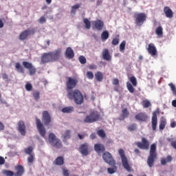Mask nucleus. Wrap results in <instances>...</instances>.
<instances>
[{
  "label": "nucleus",
  "instance_id": "nucleus-1",
  "mask_svg": "<svg viewBox=\"0 0 176 176\" xmlns=\"http://www.w3.org/2000/svg\"><path fill=\"white\" fill-rule=\"evenodd\" d=\"M77 85L78 79L72 77H66L65 90L67 92V98L74 101L78 105H81L84 101L83 95L78 89L74 90Z\"/></svg>",
  "mask_w": 176,
  "mask_h": 176
},
{
  "label": "nucleus",
  "instance_id": "nucleus-2",
  "mask_svg": "<svg viewBox=\"0 0 176 176\" xmlns=\"http://www.w3.org/2000/svg\"><path fill=\"white\" fill-rule=\"evenodd\" d=\"M63 55V50L58 48L54 51H51L43 54L41 56V64H47V63H54L58 61Z\"/></svg>",
  "mask_w": 176,
  "mask_h": 176
},
{
  "label": "nucleus",
  "instance_id": "nucleus-3",
  "mask_svg": "<svg viewBox=\"0 0 176 176\" xmlns=\"http://www.w3.org/2000/svg\"><path fill=\"white\" fill-rule=\"evenodd\" d=\"M157 157V153H156V143H153L151 145L149 155L147 158V164L150 168L153 167V164H155V160H156Z\"/></svg>",
  "mask_w": 176,
  "mask_h": 176
},
{
  "label": "nucleus",
  "instance_id": "nucleus-4",
  "mask_svg": "<svg viewBox=\"0 0 176 176\" xmlns=\"http://www.w3.org/2000/svg\"><path fill=\"white\" fill-rule=\"evenodd\" d=\"M48 141L54 148L56 149H61L63 148V143L61 140L56 136V135L53 133H50L48 135Z\"/></svg>",
  "mask_w": 176,
  "mask_h": 176
},
{
  "label": "nucleus",
  "instance_id": "nucleus-5",
  "mask_svg": "<svg viewBox=\"0 0 176 176\" xmlns=\"http://www.w3.org/2000/svg\"><path fill=\"white\" fill-rule=\"evenodd\" d=\"M100 113L97 111H92L84 118V123H96L100 120Z\"/></svg>",
  "mask_w": 176,
  "mask_h": 176
},
{
  "label": "nucleus",
  "instance_id": "nucleus-6",
  "mask_svg": "<svg viewBox=\"0 0 176 176\" xmlns=\"http://www.w3.org/2000/svg\"><path fill=\"white\" fill-rule=\"evenodd\" d=\"M118 153L121 157L122 164L124 168H125L128 173H131V166H130V164H129V160L124 154V150H123V148H120L118 150Z\"/></svg>",
  "mask_w": 176,
  "mask_h": 176
},
{
  "label": "nucleus",
  "instance_id": "nucleus-7",
  "mask_svg": "<svg viewBox=\"0 0 176 176\" xmlns=\"http://www.w3.org/2000/svg\"><path fill=\"white\" fill-rule=\"evenodd\" d=\"M135 23L138 27H141L146 21V14L138 12L134 14Z\"/></svg>",
  "mask_w": 176,
  "mask_h": 176
},
{
  "label": "nucleus",
  "instance_id": "nucleus-8",
  "mask_svg": "<svg viewBox=\"0 0 176 176\" xmlns=\"http://www.w3.org/2000/svg\"><path fill=\"white\" fill-rule=\"evenodd\" d=\"M36 30L34 28H30L22 32H21L19 39L20 41H25L29 35H35Z\"/></svg>",
  "mask_w": 176,
  "mask_h": 176
},
{
  "label": "nucleus",
  "instance_id": "nucleus-9",
  "mask_svg": "<svg viewBox=\"0 0 176 176\" xmlns=\"http://www.w3.org/2000/svg\"><path fill=\"white\" fill-rule=\"evenodd\" d=\"M36 119V126L37 127V130L40 134L43 137V138H46V129L41 121V119L38 118L37 117L35 118Z\"/></svg>",
  "mask_w": 176,
  "mask_h": 176
},
{
  "label": "nucleus",
  "instance_id": "nucleus-10",
  "mask_svg": "<svg viewBox=\"0 0 176 176\" xmlns=\"http://www.w3.org/2000/svg\"><path fill=\"white\" fill-rule=\"evenodd\" d=\"M102 159L109 166H116V162L113 160L111 153L106 151L102 154Z\"/></svg>",
  "mask_w": 176,
  "mask_h": 176
},
{
  "label": "nucleus",
  "instance_id": "nucleus-11",
  "mask_svg": "<svg viewBox=\"0 0 176 176\" xmlns=\"http://www.w3.org/2000/svg\"><path fill=\"white\" fill-rule=\"evenodd\" d=\"M136 146L140 149H144L146 151H148V149H149V141L145 138H142V142H137Z\"/></svg>",
  "mask_w": 176,
  "mask_h": 176
},
{
  "label": "nucleus",
  "instance_id": "nucleus-12",
  "mask_svg": "<svg viewBox=\"0 0 176 176\" xmlns=\"http://www.w3.org/2000/svg\"><path fill=\"white\" fill-rule=\"evenodd\" d=\"M42 121L43 122L45 126H49L52 123V116L49 113V111H44L42 114Z\"/></svg>",
  "mask_w": 176,
  "mask_h": 176
},
{
  "label": "nucleus",
  "instance_id": "nucleus-13",
  "mask_svg": "<svg viewBox=\"0 0 176 176\" xmlns=\"http://www.w3.org/2000/svg\"><path fill=\"white\" fill-rule=\"evenodd\" d=\"M22 64L25 68L29 69L30 75L32 76L36 74V69L35 68V67H34V65H32V63L27 61H23Z\"/></svg>",
  "mask_w": 176,
  "mask_h": 176
},
{
  "label": "nucleus",
  "instance_id": "nucleus-14",
  "mask_svg": "<svg viewBox=\"0 0 176 176\" xmlns=\"http://www.w3.org/2000/svg\"><path fill=\"white\" fill-rule=\"evenodd\" d=\"M92 25H93L94 30L101 31L104 28V21L100 19H97L92 22Z\"/></svg>",
  "mask_w": 176,
  "mask_h": 176
},
{
  "label": "nucleus",
  "instance_id": "nucleus-15",
  "mask_svg": "<svg viewBox=\"0 0 176 176\" xmlns=\"http://www.w3.org/2000/svg\"><path fill=\"white\" fill-rule=\"evenodd\" d=\"M147 52L153 57H155V56H157V50L156 49V47L155 46V44H153V43L148 44V48H147Z\"/></svg>",
  "mask_w": 176,
  "mask_h": 176
},
{
  "label": "nucleus",
  "instance_id": "nucleus-16",
  "mask_svg": "<svg viewBox=\"0 0 176 176\" xmlns=\"http://www.w3.org/2000/svg\"><path fill=\"white\" fill-rule=\"evenodd\" d=\"M79 151L82 156H87L89 155V144L87 143L81 144Z\"/></svg>",
  "mask_w": 176,
  "mask_h": 176
},
{
  "label": "nucleus",
  "instance_id": "nucleus-17",
  "mask_svg": "<svg viewBox=\"0 0 176 176\" xmlns=\"http://www.w3.org/2000/svg\"><path fill=\"white\" fill-rule=\"evenodd\" d=\"M18 131L21 133V135H25L27 131H25V123L24 121L19 120L18 122Z\"/></svg>",
  "mask_w": 176,
  "mask_h": 176
},
{
  "label": "nucleus",
  "instance_id": "nucleus-18",
  "mask_svg": "<svg viewBox=\"0 0 176 176\" xmlns=\"http://www.w3.org/2000/svg\"><path fill=\"white\" fill-rule=\"evenodd\" d=\"M157 113H159L157 111L153 112L151 124H152V129L153 131L156 130V127L157 126Z\"/></svg>",
  "mask_w": 176,
  "mask_h": 176
},
{
  "label": "nucleus",
  "instance_id": "nucleus-19",
  "mask_svg": "<svg viewBox=\"0 0 176 176\" xmlns=\"http://www.w3.org/2000/svg\"><path fill=\"white\" fill-rule=\"evenodd\" d=\"M135 119L139 120L140 122H146L148 119V116L145 113H138L135 116Z\"/></svg>",
  "mask_w": 176,
  "mask_h": 176
},
{
  "label": "nucleus",
  "instance_id": "nucleus-20",
  "mask_svg": "<svg viewBox=\"0 0 176 176\" xmlns=\"http://www.w3.org/2000/svg\"><path fill=\"white\" fill-rule=\"evenodd\" d=\"M65 57L69 60L74 58L75 57V54L74 53V50L72 47H68L65 51Z\"/></svg>",
  "mask_w": 176,
  "mask_h": 176
},
{
  "label": "nucleus",
  "instance_id": "nucleus-21",
  "mask_svg": "<svg viewBox=\"0 0 176 176\" xmlns=\"http://www.w3.org/2000/svg\"><path fill=\"white\" fill-rule=\"evenodd\" d=\"M164 13L165 14L166 17L168 19H173V16H174V13L173 10L170 9V7L165 6L164 8Z\"/></svg>",
  "mask_w": 176,
  "mask_h": 176
},
{
  "label": "nucleus",
  "instance_id": "nucleus-22",
  "mask_svg": "<svg viewBox=\"0 0 176 176\" xmlns=\"http://www.w3.org/2000/svg\"><path fill=\"white\" fill-rule=\"evenodd\" d=\"M102 54L103 59H104L106 61H111L112 60V56H111V54H109L108 49H104Z\"/></svg>",
  "mask_w": 176,
  "mask_h": 176
},
{
  "label": "nucleus",
  "instance_id": "nucleus-23",
  "mask_svg": "<svg viewBox=\"0 0 176 176\" xmlns=\"http://www.w3.org/2000/svg\"><path fill=\"white\" fill-rule=\"evenodd\" d=\"M94 149L97 153H102V152H105V146L102 144H96Z\"/></svg>",
  "mask_w": 176,
  "mask_h": 176
},
{
  "label": "nucleus",
  "instance_id": "nucleus-24",
  "mask_svg": "<svg viewBox=\"0 0 176 176\" xmlns=\"http://www.w3.org/2000/svg\"><path fill=\"white\" fill-rule=\"evenodd\" d=\"M15 170L16 173L14 174V176H22L24 174V167L22 165L15 166Z\"/></svg>",
  "mask_w": 176,
  "mask_h": 176
},
{
  "label": "nucleus",
  "instance_id": "nucleus-25",
  "mask_svg": "<svg viewBox=\"0 0 176 176\" xmlns=\"http://www.w3.org/2000/svg\"><path fill=\"white\" fill-rule=\"evenodd\" d=\"M130 115V113L129 112V110L127 108H124L122 110L121 116L120 120H124L125 119H127Z\"/></svg>",
  "mask_w": 176,
  "mask_h": 176
},
{
  "label": "nucleus",
  "instance_id": "nucleus-26",
  "mask_svg": "<svg viewBox=\"0 0 176 176\" xmlns=\"http://www.w3.org/2000/svg\"><path fill=\"white\" fill-rule=\"evenodd\" d=\"M55 166H63L64 164V157L59 156L54 161Z\"/></svg>",
  "mask_w": 176,
  "mask_h": 176
},
{
  "label": "nucleus",
  "instance_id": "nucleus-27",
  "mask_svg": "<svg viewBox=\"0 0 176 176\" xmlns=\"http://www.w3.org/2000/svg\"><path fill=\"white\" fill-rule=\"evenodd\" d=\"M95 78L97 82H102V79H104V74L101 72H97L95 74Z\"/></svg>",
  "mask_w": 176,
  "mask_h": 176
},
{
  "label": "nucleus",
  "instance_id": "nucleus-28",
  "mask_svg": "<svg viewBox=\"0 0 176 176\" xmlns=\"http://www.w3.org/2000/svg\"><path fill=\"white\" fill-rule=\"evenodd\" d=\"M15 68H16L17 72H19V74H24V67H23V66H21L20 63H15Z\"/></svg>",
  "mask_w": 176,
  "mask_h": 176
},
{
  "label": "nucleus",
  "instance_id": "nucleus-29",
  "mask_svg": "<svg viewBox=\"0 0 176 176\" xmlns=\"http://www.w3.org/2000/svg\"><path fill=\"white\" fill-rule=\"evenodd\" d=\"M166 124H167V121L166 120V118H162L160 122V130H164Z\"/></svg>",
  "mask_w": 176,
  "mask_h": 176
},
{
  "label": "nucleus",
  "instance_id": "nucleus-30",
  "mask_svg": "<svg viewBox=\"0 0 176 176\" xmlns=\"http://www.w3.org/2000/svg\"><path fill=\"white\" fill-rule=\"evenodd\" d=\"M108 38H109V32L107 30L103 31L101 34V39L102 42H105Z\"/></svg>",
  "mask_w": 176,
  "mask_h": 176
},
{
  "label": "nucleus",
  "instance_id": "nucleus-31",
  "mask_svg": "<svg viewBox=\"0 0 176 176\" xmlns=\"http://www.w3.org/2000/svg\"><path fill=\"white\" fill-rule=\"evenodd\" d=\"M33 151L34 147L32 146H29L28 148H24V152L26 155H34Z\"/></svg>",
  "mask_w": 176,
  "mask_h": 176
},
{
  "label": "nucleus",
  "instance_id": "nucleus-32",
  "mask_svg": "<svg viewBox=\"0 0 176 176\" xmlns=\"http://www.w3.org/2000/svg\"><path fill=\"white\" fill-rule=\"evenodd\" d=\"M83 23L85 25L86 30H90V28H91V23L87 18L83 19Z\"/></svg>",
  "mask_w": 176,
  "mask_h": 176
},
{
  "label": "nucleus",
  "instance_id": "nucleus-33",
  "mask_svg": "<svg viewBox=\"0 0 176 176\" xmlns=\"http://www.w3.org/2000/svg\"><path fill=\"white\" fill-rule=\"evenodd\" d=\"M62 112H63V113H72V112H74V107H65L62 109Z\"/></svg>",
  "mask_w": 176,
  "mask_h": 176
},
{
  "label": "nucleus",
  "instance_id": "nucleus-34",
  "mask_svg": "<svg viewBox=\"0 0 176 176\" xmlns=\"http://www.w3.org/2000/svg\"><path fill=\"white\" fill-rule=\"evenodd\" d=\"M142 105L144 108H149V107H151L152 104L148 100H144L142 102Z\"/></svg>",
  "mask_w": 176,
  "mask_h": 176
},
{
  "label": "nucleus",
  "instance_id": "nucleus-35",
  "mask_svg": "<svg viewBox=\"0 0 176 176\" xmlns=\"http://www.w3.org/2000/svg\"><path fill=\"white\" fill-rule=\"evenodd\" d=\"M155 34L156 35H157L158 36H162V35H163V28H162V26H158L156 29H155Z\"/></svg>",
  "mask_w": 176,
  "mask_h": 176
},
{
  "label": "nucleus",
  "instance_id": "nucleus-36",
  "mask_svg": "<svg viewBox=\"0 0 176 176\" xmlns=\"http://www.w3.org/2000/svg\"><path fill=\"white\" fill-rule=\"evenodd\" d=\"M97 135L100 137V138H105V137H107V134H105L104 129L97 131Z\"/></svg>",
  "mask_w": 176,
  "mask_h": 176
},
{
  "label": "nucleus",
  "instance_id": "nucleus-37",
  "mask_svg": "<svg viewBox=\"0 0 176 176\" xmlns=\"http://www.w3.org/2000/svg\"><path fill=\"white\" fill-rule=\"evenodd\" d=\"M41 92L39 91H35L33 92V97L35 101H38L39 98H41Z\"/></svg>",
  "mask_w": 176,
  "mask_h": 176
},
{
  "label": "nucleus",
  "instance_id": "nucleus-38",
  "mask_svg": "<svg viewBox=\"0 0 176 176\" xmlns=\"http://www.w3.org/2000/svg\"><path fill=\"white\" fill-rule=\"evenodd\" d=\"M63 137L65 140H68L71 138V131L66 130L65 133L63 134Z\"/></svg>",
  "mask_w": 176,
  "mask_h": 176
},
{
  "label": "nucleus",
  "instance_id": "nucleus-39",
  "mask_svg": "<svg viewBox=\"0 0 176 176\" xmlns=\"http://www.w3.org/2000/svg\"><path fill=\"white\" fill-rule=\"evenodd\" d=\"M111 167H113V168H107V171H108L109 174H114V173H116V170L118 168L116 167V165L111 166Z\"/></svg>",
  "mask_w": 176,
  "mask_h": 176
},
{
  "label": "nucleus",
  "instance_id": "nucleus-40",
  "mask_svg": "<svg viewBox=\"0 0 176 176\" xmlns=\"http://www.w3.org/2000/svg\"><path fill=\"white\" fill-rule=\"evenodd\" d=\"M80 8V4H76L72 7L71 13L75 14L76 13V10Z\"/></svg>",
  "mask_w": 176,
  "mask_h": 176
},
{
  "label": "nucleus",
  "instance_id": "nucleus-41",
  "mask_svg": "<svg viewBox=\"0 0 176 176\" xmlns=\"http://www.w3.org/2000/svg\"><path fill=\"white\" fill-rule=\"evenodd\" d=\"M3 174H4L5 176H13V175H14V173L13 171L8 170H3Z\"/></svg>",
  "mask_w": 176,
  "mask_h": 176
},
{
  "label": "nucleus",
  "instance_id": "nucleus-42",
  "mask_svg": "<svg viewBox=\"0 0 176 176\" xmlns=\"http://www.w3.org/2000/svg\"><path fill=\"white\" fill-rule=\"evenodd\" d=\"M126 87H127V89L129 90V92H131L132 94L134 93V87H133L131 83L127 82H126Z\"/></svg>",
  "mask_w": 176,
  "mask_h": 176
},
{
  "label": "nucleus",
  "instance_id": "nucleus-43",
  "mask_svg": "<svg viewBox=\"0 0 176 176\" xmlns=\"http://www.w3.org/2000/svg\"><path fill=\"white\" fill-rule=\"evenodd\" d=\"M126 49V41H123L120 45V51L124 52Z\"/></svg>",
  "mask_w": 176,
  "mask_h": 176
},
{
  "label": "nucleus",
  "instance_id": "nucleus-44",
  "mask_svg": "<svg viewBox=\"0 0 176 176\" xmlns=\"http://www.w3.org/2000/svg\"><path fill=\"white\" fill-rule=\"evenodd\" d=\"M34 160H35V155H34V154L29 155V157H28V163H34Z\"/></svg>",
  "mask_w": 176,
  "mask_h": 176
},
{
  "label": "nucleus",
  "instance_id": "nucleus-45",
  "mask_svg": "<svg viewBox=\"0 0 176 176\" xmlns=\"http://www.w3.org/2000/svg\"><path fill=\"white\" fill-rule=\"evenodd\" d=\"M130 82L132 83L133 86L135 87L137 86V78L135 76H131L129 78Z\"/></svg>",
  "mask_w": 176,
  "mask_h": 176
},
{
  "label": "nucleus",
  "instance_id": "nucleus-46",
  "mask_svg": "<svg viewBox=\"0 0 176 176\" xmlns=\"http://www.w3.org/2000/svg\"><path fill=\"white\" fill-rule=\"evenodd\" d=\"M128 130L129 131H135L137 130V126L135 124H131L128 126Z\"/></svg>",
  "mask_w": 176,
  "mask_h": 176
},
{
  "label": "nucleus",
  "instance_id": "nucleus-47",
  "mask_svg": "<svg viewBox=\"0 0 176 176\" xmlns=\"http://www.w3.org/2000/svg\"><path fill=\"white\" fill-rule=\"evenodd\" d=\"M78 60H79L80 64H86V63H87L86 58L85 56H80L78 58Z\"/></svg>",
  "mask_w": 176,
  "mask_h": 176
},
{
  "label": "nucleus",
  "instance_id": "nucleus-48",
  "mask_svg": "<svg viewBox=\"0 0 176 176\" xmlns=\"http://www.w3.org/2000/svg\"><path fill=\"white\" fill-rule=\"evenodd\" d=\"M119 42H120V39L119 38H115L112 40V45H113L114 46H116L117 45H119Z\"/></svg>",
  "mask_w": 176,
  "mask_h": 176
},
{
  "label": "nucleus",
  "instance_id": "nucleus-49",
  "mask_svg": "<svg viewBox=\"0 0 176 176\" xmlns=\"http://www.w3.org/2000/svg\"><path fill=\"white\" fill-rule=\"evenodd\" d=\"M25 87L27 91H31V90H32V85H31L30 83H27Z\"/></svg>",
  "mask_w": 176,
  "mask_h": 176
},
{
  "label": "nucleus",
  "instance_id": "nucleus-50",
  "mask_svg": "<svg viewBox=\"0 0 176 176\" xmlns=\"http://www.w3.org/2000/svg\"><path fill=\"white\" fill-rule=\"evenodd\" d=\"M87 77L88 79H93L94 78V74L91 72H87Z\"/></svg>",
  "mask_w": 176,
  "mask_h": 176
},
{
  "label": "nucleus",
  "instance_id": "nucleus-51",
  "mask_svg": "<svg viewBox=\"0 0 176 176\" xmlns=\"http://www.w3.org/2000/svg\"><path fill=\"white\" fill-rule=\"evenodd\" d=\"M63 176H69V172L65 168H63Z\"/></svg>",
  "mask_w": 176,
  "mask_h": 176
},
{
  "label": "nucleus",
  "instance_id": "nucleus-52",
  "mask_svg": "<svg viewBox=\"0 0 176 176\" xmlns=\"http://www.w3.org/2000/svg\"><path fill=\"white\" fill-rule=\"evenodd\" d=\"M40 24H43L44 23H46V18L45 16H41L38 20Z\"/></svg>",
  "mask_w": 176,
  "mask_h": 176
},
{
  "label": "nucleus",
  "instance_id": "nucleus-53",
  "mask_svg": "<svg viewBox=\"0 0 176 176\" xmlns=\"http://www.w3.org/2000/svg\"><path fill=\"white\" fill-rule=\"evenodd\" d=\"M161 164L162 166H166V164H167V160H166V158L161 159Z\"/></svg>",
  "mask_w": 176,
  "mask_h": 176
},
{
  "label": "nucleus",
  "instance_id": "nucleus-54",
  "mask_svg": "<svg viewBox=\"0 0 176 176\" xmlns=\"http://www.w3.org/2000/svg\"><path fill=\"white\" fill-rule=\"evenodd\" d=\"M5 164V158L3 157L0 156V166Z\"/></svg>",
  "mask_w": 176,
  "mask_h": 176
},
{
  "label": "nucleus",
  "instance_id": "nucleus-55",
  "mask_svg": "<svg viewBox=\"0 0 176 176\" xmlns=\"http://www.w3.org/2000/svg\"><path fill=\"white\" fill-rule=\"evenodd\" d=\"M167 163H170V162L173 161V157L171 155H168L166 159Z\"/></svg>",
  "mask_w": 176,
  "mask_h": 176
},
{
  "label": "nucleus",
  "instance_id": "nucleus-56",
  "mask_svg": "<svg viewBox=\"0 0 176 176\" xmlns=\"http://www.w3.org/2000/svg\"><path fill=\"white\" fill-rule=\"evenodd\" d=\"M171 146L176 150V140H173L170 142Z\"/></svg>",
  "mask_w": 176,
  "mask_h": 176
},
{
  "label": "nucleus",
  "instance_id": "nucleus-57",
  "mask_svg": "<svg viewBox=\"0 0 176 176\" xmlns=\"http://www.w3.org/2000/svg\"><path fill=\"white\" fill-rule=\"evenodd\" d=\"M113 85H119V79H118V78H114V79L113 80Z\"/></svg>",
  "mask_w": 176,
  "mask_h": 176
},
{
  "label": "nucleus",
  "instance_id": "nucleus-58",
  "mask_svg": "<svg viewBox=\"0 0 176 176\" xmlns=\"http://www.w3.org/2000/svg\"><path fill=\"white\" fill-rule=\"evenodd\" d=\"M96 137H97V135H96L95 133H91L90 135L91 140H96Z\"/></svg>",
  "mask_w": 176,
  "mask_h": 176
},
{
  "label": "nucleus",
  "instance_id": "nucleus-59",
  "mask_svg": "<svg viewBox=\"0 0 176 176\" xmlns=\"http://www.w3.org/2000/svg\"><path fill=\"white\" fill-rule=\"evenodd\" d=\"M2 130H5V125L0 122V131H2Z\"/></svg>",
  "mask_w": 176,
  "mask_h": 176
},
{
  "label": "nucleus",
  "instance_id": "nucleus-60",
  "mask_svg": "<svg viewBox=\"0 0 176 176\" xmlns=\"http://www.w3.org/2000/svg\"><path fill=\"white\" fill-rule=\"evenodd\" d=\"M176 126V122L175 121H173L170 123V127L172 129H174L175 127Z\"/></svg>",
  "mask_w": 176,
  "mask_h": 176
},
{
  "label": "nucleus",
  "instance_id": "nucleus-61",
  "mask_svg": "<svg viewBox=\"0 0 176 176\" xmlns=\"http://www.w3.org/2000/svg\"><path fill=\"white\" fill-rule=\"evenodd\" d=\"M96 68H97V65H89V69H96Z\"/></svg>",
  "mask_w": 176,
  "mask_h": 176
},
{
  "label": "nucleus",
  "instance_id": "nucleus-62",
  "mask_svg": "<svg viewBox=\"0 0 176 176\" xmlns=\"http://www.w3.org/2000/svg\"><path fill=\"white\" fill-rule=\"evenodd\" d=\"M101 3H102V0H98L96 5H97V6H100V5H101Z\"/></svg>",
  "mask_w": 176,
  "mask_h": 176
},
{
  "label": "nucleus",
  "instance_id": "nucleus-63",
  "mask_svg": "<svg viewBox=\"0 0 176 176\" xmlns=\"http://www.w3.org/2000/svg\"><path fill=\"white\" fill-rule=\"evenodd\" d=\"M2 78H3V79H8V76L6 74H3Z\"/></svg>",
  "mask_w": 176,
  "mask_h": 176
},
{
  "label": "nucleus",
  "instance_id": "nucleus-64",
  "mask_svg": "<svg viewBox=\"0 0 176 176\" xmlns=\"http://www.w3.org/2000/svg\"><path fill=\"white\" fill-rule=\"evenodd\" d=\"M172 105L173 107H175V108H176V100H173L172 101Z\"/></svg>",
  "mask_w": 176,
  "mask_h": 176
}]
</instances>
